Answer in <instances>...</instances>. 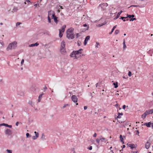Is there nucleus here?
Returning a JSON list of instances; mask_svg holds the SVG:
<instances>
[{
    "label": "nucleus",
    "instance_id": "nucleus-62",
    "mask_svg": "<svg viewBox=\"0 0 153 153\" xmlns=\"http://www.w3.org/2000/svg\"><path fill=\"white\" fill-rule=\"evenodd\" d=\"M128 134H131V133L129 131H128Z\"/></svg>",
    "mask_w": 153,
    "mask_h": 153
},
{
    "label": "nucleus",
    "instance_id": "nucleus-60",
    "mask_svg": "<svg viewBox=\"0 0 153 153\" xmlns=\"http://www.w3.org/2000/svg\"><path fill=\"white\" fill-rule=\"evenodd\" d=\"M152 128L153 129V123H152Z\"/></svg>",
    "mask_w": 153,
    "mask_h": 153
},
{
    "label": "nucleus",
    "instance_id": "nucleus-27",
    "mask_svg": "<svg viewBox=\"0 0 153 153\" xmlns=\"http://www.w3.org/2000/svg\"><path fill=\"white\" fill-rule=\"evenodd\" d=\"M100 139L97 138L96 139V141L98 144L100 143Z\"/></svg>",
    "mask_w": 153,
    "mask_h": 153
},
{
    "label": "nucleus",
    "instance_id": "nucleus-34",
    "mask_svg": "<svg viewBox=\"0 0 153 153\" xmlns=\"http://www.w3.org/2000/svg\"><path fill=\"white\" fill-rule=\"evenodd\" d=\"M6 151L8 152V153H12V151L11 150L7 149Z\"/></svg>",
    "mask_w": 153,
    "mask_h": 153
},
{
    "label": "nucleus",
    "instance_id": "nucleus-30",
    "mask_svg": "<svg viewBox=\"0 0 153 153\" xmlns=\"http://www.w3.org/2000/svg\"><path fill=\"white\" fill-rule=\"evenodd\" d=\"M120 15V13H118L117 14V16L115 18H114V19H117L119 17V16Z\"/></svg>",
    "mask_w": 153,
    "mask_h": 153
},
{
    "label": "nucleus",
    "instance_id": "nucleus-19",
    "mask_svg": "<svg viewBox=\"0 0 153 153\" xmlns=\"http://www.w3.org/2000/svg\"><path fill=\"white\" fill-rule=\"evenodd\" d=\"M65 43L64 41H62L61 43V45L60 48H65Z\"/></svg>",
    "mask_w": 153,
    "mask_h": 153
},
{
    "label": "nucleus",
    "instance_id": "nucleus-10",
    "mask_svg": "<svg viewBox=\"0 0 153 153\" xmlns=\"http://www.w3.org/2000/svg\"><path fill=\"white\" fill-rule=\"evenodd\" d=\"M71 99L74 102L76 103L77 102L78 99L77 97L75 95H73L72 96Z\"/></svg>",
    "mask_w": 153,
    "mask_h": 153
},
{
    "label": "nucleus",
    "instance_id": "nucleus-46",
    "mask_svg": "<svg viewBox=\"0 0 153 153\" xmlns=\"http://www.w3.org/2000/svg\"><path fill=\"white\" fill-rule=\"evenodd\" d=\"M122 19L123 21H124V17H121L120 19Z\"/></svg>",
    "mask_w": 153,
    "mask_h": 153
},
{
    "label": "nucleus",
    "instance_id": "nucleus-48",
    "mask_svg": "<svg viewBox=\"0 0 153 153\" xmlns=\"http://www.w3.org/2000/svg\"><path fill=\"white\" fill-rule=\"evenodd\" d=\"M96 44L97 45H96V47L98 48V45H99V43L98 42H96Z\"/></svg>",
    "mask_w": 153,
    "mask_h": 153
},
{
    "label": "nucleus",
    "instance_id": "nucleus-14",
    "mask_svg": "<svg viewBox=\"0 0 153 153\" xmlns=\"http://www.w3.org/2000/svg\"><path fill=\"white\" fill-rule=\"evenodd\" d=\"M51 18L53 19L54 22L56 24L58 23L59 20L57 19L58 18L56 16H55L54 17H53Z\"/></svg>",
    "mask_w": 153,
    "mask_h": 153
},
{
    "label": "nucleus",
    "instance_id": "nucleus-38",
    "mask_svg": "<svg viewBox=\"0 0 153 153\" xmlns=\"http://www.w3.org/2000/svg\"><path fill=\"white\" fill-rule=\"evenodd\" d=\"M130 7H140V6L139 5H131Z\"/></svg>",
    "mask_w": 153,
    "mask_h": 153
},
{
    "label": "nucleus",
    "instance_id": "nucleus-44",
    "mask_svg": "<svg viewBox=\"0 0 153 153\" xmlns=\"http://www.w3.org/2000/svg\"><path fill=\"white\" fill-rule=\"evenodd\" d=\"M97 135V134L96 133H95L93 135V137H96Z\"/></svg>",
    "mask_w": 153,
    "mask_h": 153
},
{
    "label": "nucleus",
    "instance_id": "nucleus-13",
    "mask_svg": "<svg viewBox=\"0 0 153 153\" xmlns=\"http://www.w3.org/2000/svg\"><path fill=\"white\" fill-rule=\"evenodd\" d=\"M34 133L35 134V136H33L32 138L33 140L36 139L37 138H38L39 137V133L37 132L36 131H35Z\"/></svg>",
    "mask_w": 153,
    "mask_h": 153
},
{
    "label": "nucleus",
    "instance_id": "nucleus-35",
    "mask_svg": "<svg viewBox=\"0 0 153 153\" xmlns=\"http://www.w3.org/2000/svg\"><path fill=\"white\" fill-rule=\"evenodd\" d=\"M119 32V31L118 30H116L115 32V34H117Z\"/></svg>",
    "mask_w": 153,
    "mask_h": 153
},
{
    "label": "nucleus",
    "instance_id": "nucleus-63",
    "mask_svg": "<svg viewBox=\"0 0 153 153\" xmlns=\"http://www.w3.org/2000/svg\"><path fill=\"white\" fill-rule=\"evenodd\" d=\"M26 1L27 2H30V1L29 0H27Z\"/></svg>",
    "mask_w": 153,
    "mask_h": 153
},
{
    "label": "nucleus",
    "instance_id": "nucleus-16",
    "mask_svg": "<svg viewBox=\"0 0 153 153\" xmlns=\"http://www.w3.org/2000/svg\"><path fill=\"white\" fill-rule=\"evenodd\" d=\"M150 143L147 141L145 144V148L147 149H148L150 147Z\"/></svg>",
    "mask_w": 153,
    "mask_h": 153
},
{
    "label": "nucleus",
    "instance_id": "nucleus-58",
    "mask_svg": "<svg viewBox=\"0 0 153 153\" xmlns=\"http://www.w3.org/2000/svg\"><path fill=\"white\" fill-rule=\"evenodd\" d=\"M131 16L132 18H133L134 16V15H131Z\"/></svg>",
    "mask_w": 153,
    "mask_h": 153
},
{
    "label": "nucleus",
    "instance_id": "nucleus-3",
    "mask_svg": "<svg viewBox=\"0 0 153 153\" xmlns=\"http://www.w3.org/2000/svg\"><path fill=\"white\" fill-rule=\"evenodd\" d=\"M17 43L15 41L10 44L7 48V50L9 51L10 50L15 48L17 46Z\"/></svg>",
    "mask_w": 153,
    "mask_h": 153
},
{
    "label": "nucleus",
    "instance_id": "nucleus-8",
    "mask_svg": "<svg viewBox=\"0 0 153 153\" xmlns=\"http://www.w3.org/2000/svg\"><path fill=\"white\" fill-rule=\"evenodd\" d=\"M55 13L52 10H50L48 11V16H51V18H52L53 17H54V16H55Z\"/></svg>",
    "mask_w": 153,
    "mask_h": 153
},
{
    "label": "nucleus",
    "instance_id": "nucleus-5",
    "mask_svg": "<svg viewBox=\"0 0 153 153\" xmlns=\"http://www.w3.org/2000/svg\"><path fill=\"white\" fill-rule=\"evenodd\" d=\"M108 6V4L107 3H104L100 4L99 7H100L101 10L102 11L105 10L106 9V7Z\"/></svg>",
    "mask_w": 153,
    "mask_h": 153
},
{
    "label": "nucleus",
    "instance_id": "nucleus-51",
    "mask_svg": "<svg viewBox=\"0 0 153 153\" xmlns=\"http://www.w3.org/2000/svg\"><path fill=\"white\" fill-rule=\"evenodd\" d=\"M43 89L44 91H45L47 89V88L45 86V87L43 88Z\"/></svg>",
    "mask_w": 153,
    "mask_h": 153
},
{
    "label": "nucleus",
    "instance_id": "nucleus-56",
    "mask_svg": "<svg viewBox=\"0 0 153 153\" xmlns=\"http://www.w3.org/2000/svg\"><path fill=\"white\" fill-rule=\"evenodd\" d=\"M137 151H133L132 152V153H137Z\"/></svg>",
    "mask_w": 153,
    "mask_h": 153
},
{
    "label": "nucleus",
    "instance_id": "nucleus-43",
    "mask_svg": "<svg viewBox=\"0 0 153 153\" xmlns=\"http://www.w3.org/2000/svg\"><path fill=\"white\" fill-rule=\"evenodd\" d=\"M114 106L116 107V108H118L119 107V105L118 103H116V104L114 105Z\"/></svg>",
    "mask_w": 153,
    "mask_h": 153
},
{
    "label": "nucleus",
    "instance_id": "nucleus-11",
    "mask_svg": "<svg viewBox=\"0 0 153 153\" xmlns=\"http://www.w3.org/2000/svg\"><path fill=\"white\" fill-rule=\"evenodd\" d=\"M60 52L62 54H65L66 53V51L65 48H60Z\"/></svg>",
    "mask_w": 153,
    "mask_h": 153
},
{
    "label": "nucleus",
    "instance_id": "nucleus-59",
    "mask_svg": "<svg viewBox=\"0 0 153 153\" xmlns=\"http://www.w3.org/2000/svg\"><path fill=\"white\" fill-rule=\"evenodd\" d=\"M41 99H40V98L39 99H39H38V102H40V100H41Z\"/></svg>",
    "mask_w": 153,
    "mask_h": 153
},
{
    "label": "nucleus",
    "instance_id": "nucleus-49",
    "mask_svg": "<svg viewBox=\"0 0 153 153\" xmlns=\"http://www.w3.org/2000/svg\"><path fill=\"white\" fill-rule=\"evenodd\" d=\"M30 135V134H29V133H26V137H28Z\"/></svg>",
    "mask_w": 153,
    "mask_h": 153
},
{
    "label": "nucleus",
    "instance_id": "nucleus-25",
    "mask_svg": "<svg viewBox=\"0 0 153 153\" xmlns=\"http://www.w3.org/2000/svg\"><path fill=\"white\" fill-rule=\"evenodd\" d=\"M120 138L121 142H122L123 143H124V142H123V139L122 137V135H120Z\"/></svg>",
    "mask_w": 153,
    "mask_h": 153
},
{
    "label": "nucleus",
    "instance_id": "nucleus-15",
    "mask_svg": "<svg viewBox=\"0 0 153 153\" xmlns=\"http://www.w3.org/2000/svg\"><path fill=\"white\" fill-rule=\"evenodd\" d=\"M151 124H152V123L151 122H149L148 123H144L143 125L144 126H146L147 127H150L151 126Z\"/></svg>",
    "mask_w": 153,
    "mask_h": 153
},
{
    "label": "nucleus",
    "instance_id": "nucleus-2",
    "mask_svg": "<svg viewBox=\"0 0 153 153\" xmlns=\"http://www.w3.org/2000/svg\"><path fill=\"white\" fill-rule=\"evenodd\" d=\"M74 29L71 27L68 29L66 32L67 37L69 39H73L74 38V35L73 34Z\"/></svg>",
    "mask_w": 153,
    "mask_h": 153
},
{
    "label": "nucleus",
    "instance_id": "nucleus-52",
    "mask_svg": "<svg viewBox=\"0 0 153 153\" xmlns=\"http://www.w3.org/2000/svg\"><path fill=\"white\" fill-rule=\"evenodd\" d=\"M92 149V146H90L89 148V149L90 150H91Z\"/></svg>",
    "mask_w": 153,
    "mask_h": 153
},
{
    "label": "nucleus",
    "instance_id": "nucleus-32",
    "mask_svg": "<svg viewBox=\"0 0 153 153\" xmlns=\"http://www.w3.org/2000/svg\"><path fill=\"white\" fill-rule=\"evenodd\" d=\"M145 113L146 114V115H147L149 114H150V113H149V111H148V110L146 111L145 112Z\"/></svg>",
    "mask_w": 153,
    "mask_h": 153
},
{
    "label": "nucleus",
    "instance_id": "nucleus-55",
    "mask_svg": "<svg viewBox=\"0 0 153 153\" xmlns=\"http://www.w3.org/2000/svg\"><path fill=\"white\" fill-rule=\"evenodd\" d=\"M19 124V122H16V126H18Z\"/></svg>",
    "mask_w": 153,
    "mask_h": 153
},
{
    "label": "nucleus",
    "instance_id": "nucleus-50",
    "mask_svg": "<svg viewBox=\"0 0 153 153\" xmlns=\"http://www.w3.org/2000/svg\"><path fill=\"white\" fill-rule=\"evenodd\" d=\"M136 134H138H138H139V131L137 130H136Z\"/></svg>",
    "mask_w": 153,
    "mask_h": 153
},
{
    "label": "nucleus",
    "instance_id": "nucleus-18",
    "mask_svg": "<svg viewBox=\"0 0 153 153\" xmlns=\"http://www.w3.org/2000/svg\"><path fill=\"white\" fill-rule=\"evenodd\" d=\"M39 44L37 43H36L35 44H33L29 45V47H33L34 46H37L39 45Z\"/></svg>",
    "mask_w": 153,
    "mask_h": 153
},
{
    "label": "nucleus",
    "instance_id": "nucleus-33",
    "mask_svg": "<svg viewBox=\"0 0 153 153\" xmlns=\"http://www.w3.org/2000/svg\"><path fill=\"white\" fill-rule=\"evenodd\" d=\"M145 113L146 114V115H147L149 114H150V113H149V111H148V110L146 111L145 112Z\"/></svg>",
    "mask_w": 153,
    "mask_h": 153
},
{
    "label": "nucleus",
    "instance_id": "nucleus-54",
    "mask_svg": "<svg viewBox=\"0 0 153 153\" xmlns=\"http://www.w3.org/2000/svg\"><path fill=\"white\" fill-rule=\"evenodd\" d=\"M84 110H86L87 108V106H85L84 107Z\"/></svg>",
    "mask_w": 153,
    "mask_h": 153
},
{
    "label": "nucleus",
    "instance_id": "nucleus-64",
    "mask_svg": "<svg viewBox=\"0 0 153 153\" xmlns=\"http://www.w3.org/2000/svg\"><path fill=\"white\" fill-rule=\"evenodd\" d=\"M37 4H36L34 5V6L36 7L37 6Z\"/></svg>",
    "mask_w": 153,
    "mask_h": 153
},
{
    "label": "nucleus",
    "instance_id": "nucleus-41",
    "mask_svg": "<svg viewBox=\"0 0 153 153\" xmlns=\"http://www.w3.org/2000/svg\"><path fill=\"white\" fill-rule=\"evenodd\" d=\"M21 24V23H20V22H17L16 23V26H18L20 25Z\"/></svg>",
    "mask_w": 153,
    "mask_h": 153
},
{
    "label": "nucleus",
    "instance_id": "nucleus-47",
    "mask_svg": "<svg viewBox=\"0 0 153 153\" xmlns=\"http://www.w3.org/2000/svg\"><path fill=\"white\" fill-rule=\"evenodd\" d=\"M114 29L113 28H112V30H111V32H110L109 33V34H111L113 32V31H114Z\"/></svg>",
    "mask_w": 153,
    "mask_h": 153
},
{
    "label": "nucleus",
    "instance_id": "nucleus-12",
    "mask_svg": "<svg viewBox=\"0 0 153 153\" xmlns=\"http://www.w3.org/2000/svg\"><path fill=\"white\" fill-rule=\"evenodd\" d=\"M1 126H4L6 127H8L9 128H11L12 127V126L10 125H8V124H5L4 123H2L0 124V127Z\"/></svg>",
    "mask_w": 153,
    "mask_h": 153
},
{
    "label": "nucleus",
    "instance_id": "nucleus-39",
    "mask_svg": "<svg viewBox=\"0 0 153 153\" xmlns=\"http://www.w3.org/2000/svg\"><path fill=\"white\" fill-rule=\"evenodd\" d=\"M48 22L49 23H51V19L50 17H49V16H48Z\"/></svg>",
    "mask_w": 153,
    "mask_h": 153
},
{
    "label": "nucleus",
    "instance_id": "nucleus-17",
    "mask_svg": "<svg viewBox=\"0 0 153 153\" xmlns=\"http://www.w3.org/2000/svg\"><path fill=\"white\" fill-rule=\"evenodd\" d=\"M118 116H117V117L118 118H120L121 117V116H123V113H120L118 111Z\"/></svg>",
    "mask_w": 153,
    "mask_h": 153
},
{
    "label": "nucleus",
    "instance_id": "nucleus-22",
    "mask_svg": "<svg viewBox=\"0 0 153 153\" xmlns=\"http://www.w3.org/2000/svg\"><path fill=\"white\" fill-rule=\"evenodd\" d=\"M152 50H149L148 51V53L150 56H152Z\"/></svg>",
    "mask_w": 153,
    "mask_h": 153
},
{
    "label": "nucleus",
    "instance_id": "nucleus-21",
    "mask_svg": "<svg viewBox=\"0 0 153 153\" xmlns=\"http://www.w3.org/2000/svg\"><path fill=\"white\" fill-rule=\"evenodd\" d=\"M146 116L147 115L146 114L144 113L142 115L141 117L143 119H144L146 118Z\"/></svg>",
    "mask_w": 153,
    "mask_h": 153
},
{
    "label": "nucleus",
    "instance_id": "nucleus-37",
    "mask_svg": "<svg viewBox=\"0 0 153 153\" xmlns=\"http://www.w3.org/2000/svg\"><path fill=\"white\" fill-rule=\"evenodd\" d=\"M132 75L131 72L130 71H129L128 73V76H131Z\"/></svg>",
    "mask_w": 153,
    "mask_h": 153
},
{
    "label": "nucleus",
    "instance_id": "nucleus-57",
    "mask_svg": "<svg viewBox=\"0 0 153 153\" xmlns=\"http://www.w3.org/2000/svg\"><path fill=\"white\" fill-rule=\"evenodd\" d=\"M116 26H117V25H115V26H114L113 28L114 29H115V28L116 27Z\"/></svg>",
    "mask_w": 153,
    "mask_h": 153
},
{
    "label": "nucleus",
    "instance_id": "nucleus-1",
    "mask_svg": "<svg viewBox=\"0 0 153 153\" xmlns=\"http://www.w3.org/2000/svg\"><path fill=\"white\" fill-rule=\"evenodd\" d=\"M82 51V49H80L78 51H74L71 53L70 56L74 59H77L81 56Z\"/></svg>",
    "mask_w": 153,
    "mask_h": 153
},
{
    "label": "nucleus",
    "instance_id": "nucleus-9",
    "mask_svg": "<svg viewBox=\"0 0 153 153\" xmlns=\"http://www.w3.org/2000/svg\"><path fill=\"white\" fill-rule=\"evenodd\" d=\"M126 145L127 146V147H130V148L131 149H132L134 148H136V144H134L128 143L126 144Z\"/></svg>",
    "mask_w": 153,
    "mask_h": 153
},
{
    "label": "nucleus",
    "instance_id": "nucleus-6",
    "mask_svg": "<svg viewBox=\"0 0 153 153\" xmlns=\"http://www.w3.org/2000/svg\"><path fill=\"white\" fill-rule=\"evenodd\" d=\"M135 20H136L135 18H131V15H128V14L127 16L125 17V21H128V20H129L130 21H133Z\"/></svg>",
    "mask_w": 153,
    "mask_h": 153
},
{
    "label": "nucleus",
    "instance_id": "nucleus-20",
    "mask_svg": "<svg viewBox=\"0 0 153 153\" xmlns=\"http://www.w3.org/2000/svg\"><path fill=\"white\" fill-rule=\"evenodd\" d=\"M100 140L101 142H105V138L104 137H102L100 136Z\"/></svg>",
    "mask_w": 153,
    "mask_h": 153
},
{
    "label": "nucleus",
    "instance_id": "nucleus-7",
    "mask_svg": "<svg viewBox=\"0 0 153 153\" xmlns=\"http://www.w3.org/2000/svg\"><path fill=\"white\" fill-rule=\"evenodd\" d=\"M5 133L8 136L11 135L12 133V131L8 128L6 129L4 131Z\"/></svg>",
    "mask_w": 153,
    "mask_h": 153
},
{
    "label": "nucleus",
    "instance_id": "nucleus-24",
    "mask_svg": "<svg viewBox=\"0 0 153 153\" xmlns=\"http://www.w3.org/2000/svg\"><path fill=\"white\" fill-rule=\"evenodd\" d=\"M17 10L18 9L17 7H14L13 9L12 12H16L17 11Z\"/></svg>",
    "mask_w": 153,
    "mask_h": 153
},
{
    "label": "nucleus",
    "instance_id": "nucleus-42",
    "mask_svg": "<svg viewBox=\"0 0 153 153\" xmlns=\"http://www.w3.org/2000/svg\"><path fill=\"white\" fill-rule=\"evenodd\" d=\"M24 59H22L21 62V65H22L24 63Z\"/></svg>",
    "mask_w": 153,
    "mask_h": 153
},
{
    "label": "nucleus",
    "instance_id": "nucleus-45",
    "mask_svg": "<svg viewBox=\"0 0 153 153\" xmlns=\"http://www.w3.org/2000/svg\"><path fill=\"white\" fill-rule=\"evenodd\" d=\"M87 42H88L87 41L85 40L84 42V44L85 45L87 44Z\"/></svg>",
    "mask_w": 153,
    "mask_h": 153
},
{
    "label": "nucleus",
    "instance_id": "nucleus-29",
    "mask_svg": "<svg viewBox=\"0 0 153 153\" xmlns=\"http://www.w3.org/2000/svg\"><path fill=\"white\" fill-rule=\"evenodd\" d=\"M90 36H87L85 38V40L88 41V40H89V39H90Z\"/></svg>",
    "mask_w": 153,
    "mask_h": 153
},
{
    "label": "nucleus",
    "instance_id": "nucleus-36",
    "mask_svg": "<svg viewBox=\"0 0 153 153\" xmlns=\"http://www.w3.org/2000/svg\"><path fill=\"white\" fill-rule=\"evenodd\" d=\"M67 106H69V105L68 104H65L63 105L62 108H65Z\"/></svg>",
    "mask_w": 153,
    "mask_h": 153
},
{
    "label": "nucleus",
    "instance_id": "nucleus-61",
    "mask_svg": "<svg viewBox=\"0 0 153 153\" xmlns=\"http://www.w3.org/2000/svg\"><path fill=\"white\" fill-rule=\"evenodd\" d=\"M59 7L61 9H63V8L62 7V6H59Z\"/></svg>",
    "mask_w": 153,
    "mask_h": 153
},
{
    "label": "nucleus",
    "instance_id": "nucleus-28",
    "mask_svg": "<svg viewBox=\"0 0 153 153\" xmlns=\"http://www.w3.org/2000/svg\"><path fill=\"white\" fill-rule=\"evenodd\" d=\"M150 114H152L153 113V109H149L148 110Z\"/></svg>",
    "mask_w": 153,
    "mask_h": 153
},
{
    "label": "nucleus",
    "instance_id": "nucleus-40",
    "mask_svg": "<svg viewBox=\"0 0 153 153\" xmlns=\"http://www.w3.org/2000/svg\"><path fill=\"white\" fill-rule=\"evenodd\" d=\"M43 94H44L43 93L42 94H40L39 97V99H41L42 97V96Z\"/></svg>",
    "mask_w": 153,
    "mask_h": 153
},
{
    "label": "nucleus",
    "instance_id": "nucleus-4",
    "mask_svg": "<svg viewBox=\"0 0 153 153\" xmlns=\"http://www.w3.org/2000/svg\"><path fill=\"white\" fill-rule=\"evenodd\" d=\"M66 27V26L65 25H64L62 26L61 30H59V36L60 38H61L63 36V34L62 33H63L64 32Z\"/></svg>",
    "mask_w": 153,
    "mask_h": 153
},
{
    "label": "nucleus",
    "instance_id": "nucleus-26",
    "mask_svg": "<svg viewBox=\"0 0 153 153\" xmlns=\"http://www.w3.org/2000/svg\"><path fill=\"white\" fill-rule=\"evenodd\" d=\"M83 26L84 27H86V28L85 29V30H88V29L89 27L88 26H87V25L86 24H85L83 25Z\"/></svg>",
    "mask_w": 153,
    "mask_h": 153
},
{
    "label": "nucleus",
    "instance_id": "nucleus-23",
    "mask_svg": "<svg viewBox=\"0 0 153 153\" xmlns=\"http://www.w3.org/2000/svg\"><path fill=\"white\" fill-rule=\"evenodd\" d=\"M113 84L114 86V87L115 88H117L118 86V85H117L118 84H117V82H114L113 83Z\"/></svg>",
    "mask_w": 153,
    "mask_h": 153
},
{
    "label": "nucleus",
    "instance_id": "nucleus-31",
    "mask_svg": "<svg viewBox=\"0 0 153 153\" xmlns=\"http://www.w3.org/2000/svg\"><path fill=\"white\" fill-rule=\"evenodd\" d=\"M77 44H78V45L79 46H80L81 45L82 43L80 41H78L77 42Z\"/></svg>",
    "mask_w": 153,
    "mask_h": 153
},
{
    "label": "nucleus",
    "instance_id": "nucleus-53",
    "mask_svg": "<svg viewBox=\"0 0 153 153\" xmlns=\"http://www.w3.org/2000/svg\"><path fill=\"white\" fill-rule=\"evenodd\" d=\"M123 48H124V40H123Z\"/></svg>",
    "mask_w": 153,
    "mask_h": 153
}]
</instances>
